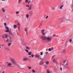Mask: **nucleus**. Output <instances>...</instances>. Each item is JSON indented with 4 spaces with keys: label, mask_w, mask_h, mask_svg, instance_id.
<instances>
[{
    "label": "nucleus",
    "mask_w": 73,
    "mask_h": 73,
    "mask_svg": "<svg viewBox=\"0 0 73 73\" xmlns=\"http://www.w3.org/2000/svg\"><path fill=\"white\" fill-rule=\"evenodd\" d=\"M5 32H9V30H7L5 31Z\"/></svg>",
    "instance_id": "24"
},
{
    "label": "nucleus",
    "mask_w": 73,
    "mask_h": 73,
    "mask_svg": "<svg viewBox=\"0 0 73 73\" xmlns=\"http://www.w3.org/2000/svg\"><path fill=\"white\" fill-rule=\"evenodd\" d=\"M64 63H65V62H66V60H64Z\"/></svg>",
    "instance_id": "44"
},
{
    "label": "nucleus",
    "mask_w": 73,
    "mask_h": 73,
    "mask_svg": "<svg viewBox=\"0 0 73 73\" xmlns=\"http://www.w3.org/2000/svg\"><path fill=\"white\" fill-rule=\"evenodd\" d=\"M7 36H8L7 35H4L2 36V37L3 38H5L6 37H7Z\"/></svg>",
    "instance_id": "7"
},
{
    "label": "nucleus",
    "mask_w": 73,
    "mask_h": 73,
    "mask_svg": "<svg viewBox=\"0 0 73 73\" xmlns=\"http://www.w3.org/2000/svg\"><path fill=\"white\" fill-rule=\"evenodd\" d=\"M51 49V50H53V47H52Z\"/></svg>",
    "instance_id": "45"
},
{
    "label": "nucleus",
    "mask_w": 73,
    "mask_h": 73,
    "mask_svg": "<svg viewBox=\"0 0 73 73\" xmlns=\"http://www.w3.org/2000/svg\"><path fill=\"white\" fill-rule=\"evenodd\" d=\"M46 64H49V62H46Z\"/></svg>",
    "instance_id": "41"
},
{
    "label": "nucleus",
    "mask_w": 73,
    "mask_h": 73,
    "mask_svg": "<svg viewBox=\"0 0 73 73\" xmlns=\"http://www.w3.org/2000/svg\"><path fill=\"white\" fill-rule=\"evenodd\" d=\"M32 72H33V73H35V70H32Z\"/></svg>",
    "instance_id": "31"
},
{
    "label": "nucleus",
    "mask_w": 73,
    "mask_h": 73,
    "mask_svg": "<svg viewBox=\"0 0 73 73\" xmlns=\"http://www.w3.org/2000/svg\"><path fill=\"white\" fill-rule=\"evenodd\" d=\"M9 39H10V40H11V37H10Z\"/></svg>",
    "instance_id": "51"
},
{
    "label": "nucleus",
    "mask_w": 73,
    "mask_h": 73,
    "mask_svg": "<svg viewBox=\"0 0 73 73\" xmlns=\"http://www.w3.org/2000/svg\"><path fill=\"white\" fill-rule=\"evenodd\" d=\"M12 44V43H9L8 44V46H11V45Z\"/></svg>",
    "instance_id": "22"
},
{
    "label": "nucleus",
    "mask_w": 73,
    "mask_h": 73,
    "mask_svg": "<svg viewBox=\"0 0 73 73\" xmlns=\"http://www.w3.org/2000/svg\"><path fill=\"white\" fill-rule=\"evenodd\" d=\"M14 29L16 28V25H15L14 26Z\"/></svg>",
    "instance_id": "23"
},
{
    "label": "nucleus",
    "mask_w": 73,
    "mask_h": 73,
    "mask_svg": "<svg viewBox=\"0 0 73 73\" xmlns=\"http://www.w3.org/2000/svg\"><path fill=\"white\" fill-rule=\"evenodd\" d=\"M4 25H5V27H6L7 26V23H4Z\"/></svg>",
    "instance_id": "28"
},
{
    "label": "nucleus",
    "mask_w": 73,
    "mask_h": 73,
    "mask_svg": "<svg viewBox=\"0 0 73 73\" xmlns=\"http://www.w3.org/2000/svg\"><path fill=\"white\" fill-rule=\"evenodd\" d=\"M9 34L11 36H14V34H13L12 33V32H9Z\"/></svg>",
    "instance_id": "8"
},
{
    "label": "nucleus",
    "mask_w": 73,
    "mask_h": 73,
    "mask_svg": "<svg viewBox=\"0 0 73 73\" xmlns=\"http://www.w3.org/2000/svg\"><path fill=\"white\" fill-rule=\"evenodd\" d=\"M31 57L33 58V57H34V55L33 54L31 55Z\"/></svg>",
    "instance_id": "36"
},
{
    "label": "nucleus",
    "mask_w": 73,
    "mask_h": 73,
    "mask_svg": "<svg viewBox=\"0 0 73 73\" xmlns=\"http://www.w3.org/2000/svg\"><path fill=\"white\" fill-rule=\"evenodd\" d=\"M72 7H73V5H72Z\"/></svg>",
    "instance_id": "63"
},
{
    "label": "nucleus",
    "mask_w": 73,
    "mask_h": 73,
    "mask_svg": "<svg viewBox=\"0 0 73 73\" xmlns=\"http://www.w3.org/2000/svg\"><path fill=\"white\" fill-rule=\"evenodd\" d=\"M19 23L20 24V23H19V22H17V24H18V25H19Z\"/></svg>",
    "instance_id": "56"
},
{
    "label": "nucleus",
    "mask_w": 73,
    "mask_h": 73,
    "mask_svg": "<svg viewBox=\"0 0 73 73\" xmlns=\"http://www.w3.org/2000/svg\"><path fill=\"white\" fill-rule=\"evenodd\" d=\"M36 58H38V60H43V59L41 58V56L39 55H36Z\"/></svg>",
    "instance_id": "2"
},
{
    "label": "nucleus",
    "mask_w": 73,
    "mask_h": 73,
    "mask_svg": "<svg viewBox=\"0 0 73 73\" xmlns=\"http://www.w3.org/2000/svg\"><path fill=\"white\" fill-rule=\"evenodd\" d=\"M47 73H50V72L49 71V70H47Z\"/></svg>",
    "instance_id": "29"
},
{
    "label": "nucleus",
    "mask_w": 73,
    "mask_h": 73,
    "mask_svg": "<svg viewBox=\"0 0 73 73\" xmlns=\"http://www.w3.org/2000/svg\"><path fill=\"white\" fill-rule=\"evenodd\" d=\"M53 61V62H54L55 61V59H54Z\"/></svg>",
    "instance_id": "48"
},
{
    "label": "nucleus",
    "mask_w": 73,
    "mask_h": 73,
    "mask_svg": "<svg viewBox=\"0 0 73 73\" xmlns=\"http://www.w3.org/2000/svg\"><path fill=\"white\" fill-rule=\"evenodd\" d=\"M29 60V59L28 58H24L23 59V61H27V60Z\"/></svg>",
    "instance_id": "6"
},
{
    "label": "nucleus",
    "mask_w": 73,
    "mask_h": 73,
    "mask_svg": "<svg viewBox=\"0 0 73 73\" xmlns=\"http://www.w3.org/2000/svg\"><path fill=\"white\" fill-rule=\"evenodd\" d=\"M26 6L27 7H29V5H26Z\"/></svg>",
    "instance_id": "40"
},
{
    "label": "nucleus",
    "mask_w": 73,
    "mask_h": 73,
    "mask_svg": "<svg viewBox=\"0 0 73 73\" xmlns=\"http://www.w3.org/2000/svg\"><path fill=\"white\" fill-rule=\"evenodd\" d=\"M29 57H30V58L31 57V56H29Z\"/></svg>",
    "instance_id": "57"
},
{
    "label": "nucleus",
    "mask_w": 73,
    "mask_h": 73,
    "mask_svg": "<svg viewBox=\"0 0 73 73\" xmlns=\"http://www.w3.org/2000/svg\"><path fill=\"white\" fill-rule=\"evenodd\" d=\"M18 30L19 31H20V27H18Z\"/></svg>",
    "instance_id": "47"
},
{
    "label": "nucleus",
    "mask_w": 73,
    "mask_h": 73,
    "mask_svg": "<svg viewBox=\"0 0 73 73\" xmlns=\"http://www.w3.org/2000/svg\"><path fill=\"white\" fill-rule=\"evenodd\" d=\"M25 2L26 3H27L28 2V0H25Z\"/></svg>",
    "instance_id": "27"
},
{
    "label": "nucleus",
    "mask_w": 73,
    "mask_h": 73,
    "mask_svg": "<svg viewBox=\"0 0 73 73\" xmlns=\"http://www.w3.org/2000/svg\"><path fill=\"white\" fill-rule=\"evenodd\" d=\"M43 62L42 61H41L40 62V65H42V64H43Z\"/></svg>",
    "instance_id": "12"
},
{
    "label": "nucleus",
    "mask_w": 73,
    "mask_h": 73,
    "mask_svg": "<svg viewBox=\"0 0 73 73\" xmlns=\"http://www.w3.org/2000/svg\"><path fill=\"white\" fill-rule=\"evenodd\" d=\"M27 67L29 69H32V67H29V66H27Z\"/></svg>",
    "instance_id": "14"
},
{
    "label": "nucleus",
    "mask_w": 73,
    "mask_h": 73,
    "mask_svg": "<svg viewBox=\"0 0 73 73\" xmlns=\"http://www.w3.org/2000/svg\"><path fill=\"white\" fill-rule=\"evenodd\" d=\"M5 0H2V1H5Z\"/></svg>",
    "instance_id": "58"
},
{
    "label": "nucleus",
    "mask_w": 73,
    "mask_h": 73,
    "mask_svg": "<svg viewBox=\"0 0 73 73\" xmlns=\"http://www.w3.org/2000/svg\"><path fill=\"white\" fill-rule=\"evenodd\" d=\"M17 73H20V72H17Z\"/></svg>",
    "instance_id": "61"
},
{
    "label": "nucleus",
    "mask_w": 73,
    "mask_h": 73,
    "mask_svg": "<svg viewBox=\"0 0 73 73\" xmlns=\"http://www.w3.org/2000/svg\"><path fill=\"white\" fill-rule=\"evenodd\" d=\"M9 41V39H8L7 40V42H8Z\"/></svg>",
    "instance_id": "42"
},
{
    "label": "nucleus",
    "mask_w": 73,
    "mask_h": 73,
    "mask_svg": "<svg viewBox=\"0 0 73 73\" xmlns=\"http://www.w3.org/2000/svg\"><path fill=\"white\" fill-rule=\"evenodd\" d=\"M56 36V35H53V36Z\"/></svg>",
    "instance_id": "54"
},
{
    "label": "nucleus",
    "mask_w": 73,
    "mask_h": 73,
    "mask_svg": "<svg viewBox=\"0 0 73 73\" xmlns=\"http://www.w3.org/2000/svg\"><path fill=\"white\" fill-rule=\"evenodd\" d=\"M48 52H46L45 53V54H48Z\"/></svg>",
    "instance_id": "39"
},
{
    "label": "nucleus",
    "mask_w": 73,
    "mask_h": 73,
    "mask_svg": "<svg viewBox=\"0 0 73 73\" xmlns=\"http://www.w3.org/2000/svg\"><path fill=\"white\" fill-rule=\"evenodd\" d=\"M52 10H54V9H52Z\"/></svg>",
    "instance_id": "59"
},
{
    "label": "nucleus",
    "mask_w": 73,
    "mask_h": 73,
    "mask_svg": "<svg viewBox=\"0 0 73 73\" xmlns=\"http://www.w3.org/2000/svg\"><path fill=\"white\" fill-rule=\"evenodd\" d=\"M72 39H70V42H72Z\"/></svg>",
    "instance_id": "35"
},
{
    "label": "nucleus",
    "mask_w": 73,
    "mask_h": 73,
    "mask_svg": "<svg viewBox=\"0 0 73 73\" xmlns=\"http://www.w3.org/2000/svg\"><path fill=\"white\" fill-rule=\"evenodd\" d=\"M51 50V48H49V49H48V51H50Z\"/></svg>",
    "instance_id": "37"
},
{
    "label": "nucleus",
    "mask_w": 73,
    "mask_h": 73,
    "mask_svg": "<svg viewBox=\"0 0 73 73\" xmlns=\"http://www.w3.org/2000/svg\"><path fill=\"white\" fill-rule=\"evenodd\" d=\"M5 50H9V48H8V47H5Z\"/></svg>",
    "instance_id": "9"
},
{
    "label": "nucleus",
    "mask_w": 73,
    "mask_h": 73,
    "mask_svg": "<svg viewBox=\"0 0 73 73\" xmlns=\"http://www.w3.org/2000/svg\"><path fill=\"white\" fill-rule=\"evenodd\" d=\"M2 11L3 12H5V9H4V8H3L2 9Z\"/></svg>",
    "instance_id": "16"
},
{
    "label": "nucleus",
    "mask_w": 73,
    "mask_h": 73,
    "mask_svg": "<svg viewBox=\"0 0 73 73\" xmlns=\"http://www.w3.org/2000/svg\"><path fill=\"white\" fill-rule=\"evenodd\" d=\"M26 17L28 19L29 18V15L27 14L26 15Z\"/></svg>",
    "instance_id": "20"
},
{
    "label": "nucleus",
    "mask_w": 73,
    "mask_h": 73,
    "mask_svg": "<svg viewBox=\"0 0 73 73\" xmlns=\"http://www.w3.org/2000/svg\"><path fill=\"white\" fill-rule=\"evenodd\" d=\"M52 40V37L51 36H48L47 39V40L48 41H50Z\"/></svg>",
    "instance_id": "5"
},
{
    "label": "nucleus",
    "mask_w": 73,
    "mask_h": 73,
    "mask_svg": "<svg viewBox=\"0 0 73 73\" xmlns=\"http://www.w3.org/2000/svg\"><path fill=\"white\" fill-rule=\"evenodd\" d=\"M42 54H43V53H42V52H40V55H41V56H42Z\"/></svg>",
    "instance_id": "32"
},
{
    "label": "nucleus",
    "mask_w": 73,
    "mask_h": 73,
    "mask_svg": "<svg viewBox=\"0 0 73 73\" xmlns=\"http://www.w3.org/2000/svg\"><path fill=\"white\" fill-rule=\"evenodd\" d=\"M16 14H19V11H18L16 12Z\"/></svg>",
    "instance_id": "33"
},
{
    "label": "nucleus",
    "mask_w": 73,
    "mask_h": 73,
    "mask_svg": "<svg viewBox=\"0 0 73 73\" xmlns=\"http://www.w3.org/2000/svg\"><path fill=\"white\" fill-rule=\"evenodd\" d=\"M41 33L42 34V35H44V36L45 35V33H44V32Z\"/></svg>",
    "instance_id": "30"
},
{
    "label": "nucleus",
    "mask_w": 73,
    "mask_h": 73,
    "mask_svg": "<svg viewBox=\"0 0 73 73\" xmlns=\"http://www.w3.org/2000/svg\"><path fill=\"white\" fill-rule=\"evenodd\" d=\"M6 28V29L7 30H9V28H8V27H5Z\"/></svg>",
    "instance_id": "18"
},
{
    "label": "nucleus",
    "mask_w": 73,
    "mask_h": 73,
    "mask_svg": "<svg viewBox=\"0 0 73 73\" xmlns=\"http://www.w3.org/2000/svg\"><path fill=\"white\" fill-rule=\"evenodd\" d=\"M7 65L8 66H9V67H11L10 66H11V65H12V63H9Z\"/></svg>",
    "instance_id": "10"
},
{
    "label": "nucleus",
    "mask_w": 73,
    "mask_h": 73,
    "mask_svg": "<svg viewBox=\"0 0 73 73\" xmlns=\"http://www.w3.org/2000/svg\"><path fill=\"white\" fill-rule=\"evenodd\" d=\"M31 6H30V7H29V9H28L29 10L31 9Z\"/></svg>",
    "instance_id": "34"
},
{
    "label": "nucleus",
    "mask_w": 73,
    "mask_h": 73,
    "mask_svg": "<svg viewBox=\"0 0 73 73\" xmlns=\"http://www.w3.org/2000/svg\"><path fill=\"white\" fill-rule=\"evenodd\" d=\"M26 48L27 49H30V48L28 46H26Z\"/></svg>",
    "instance_id": "13"
},
{
    "label": "nucleus",
    "mask_w": 73,
    "mask_h": 73,
    "mask_svg": "<svg viewBox=\"0 0 73 73\" xmlns=\"http://www.w3.org/2000/svg\"><path fill=\"white\" fill-rule=\"evenodd\" d=\"M30 1H29L28 2V4H29V3H30Z\"/></svg>",
    "instance_id": "50"
},
{
    "label": "nucleus",
    "mask_w": 73,
    "mask_h": 73,
    "mask_svg": "<svg viewBox=\"0 0 73 73\" xmlns=\"http://www.w3.org/2000/svg\"><path fill=\"white\" fill-rule=\"evenodd\" d=\"M65 68H66V69H67L68 70H69V67L68 66V63H67L65 65Z\"/></svg>",
    "instance_id": "4"
},
{
    "label": "nucleus",
    "mask_w": 73,
    "mask_h": 73,
    "mask_svg": "<svg viewBox=\"0 0 73 73\" xmlns=\"http://www.w3.org/2000/svg\"><path fill=\"white\" fill-rule=\"evenodd\" d=\"M18 3L20 4L21 3V0H18Z\"/></svg>",
    "instance_id": "21"
},
{
    "label": "nucleus",
    "mask_w": 73,
    "mask_h": 73,
    "mask_svg": "<svg viewBox=\"0 0 73 73\" xmlns=\"http://www.w3.org/2000/svg\"><path fill=\"white\" fill-rule=\"evenodd\" d=\"M2 73H4V71H3Z\"/></svg>",
    "instance_id": "55"
},
{
    "label": "nucleus",
    "mask_w": 73,
    "mask_h": 73,
    "mask_svg": "<svg viewBox=\"0 0 73 73\" xmlns=\"http://www.w3.org/2000/svg\"><path fill=\"white\" fill-rule=\"evenodd\" d=\"M48 16H47V17H46V19H48Z\"/></svg>",
    "instance_id": "43"
},
{
    "label": "nucleus",
    "mask_w": 73,
    "mask_h": 73,
    "mask_svg": "<svg viewBox=\"0 0 73 73\" xmlns=\"http://www.w3.org/2000/svg\"><path fill=\"white\" fill-rule=\"evenodd\" d=\"M48 37H47L45 35L44 36H41V39L43 40H47V38Z\"/></svg>",
    "instance_id": "3"
},
{
    "label": "nucleus",
    "mask_w": 73,
    "mask_h": 73,
    "mask_svg": "<svg viewBox=\"0 0 73 73\" xmlns=\"http://www.w3.org/2000/svg\"><path fill=\"white\" fill-rule=\"evenodd\" d=\"M25 51H26V52H27V53H29V52H29V51H28V50H25Z\"/></svg>",
    "instance_id": "25"
},
{
    "label": "nucleus",
    "mask_w": 73,
    "mask_h": 73,
    "mask_svg": "<svg viewBox=\"0 0 73 73\" xmlns=\"http://www.w3.org/2000/svg\"><path fill=\"white\" fill-rule=\"evenodd\" d=\"M64 7V5H62L61 7H60V9H62V7Z\"/></svg>",
    "instance_id": "15"
},
{
    "label": "nucleus",
    "mask_w": 73,
    "mask_h": 73,
    "mask_svg": "<svg viewBox=\"0 0 73 73\" xmlns=\"http://www.w3.org/2000/svg\"><path fill=\"white\" fill-rule=\"evenodd\" d=\"M27 29V28H25V31L26 32H27V29Z\"/></svg>",
    "instance_id": "26"
},
{
    "label": "nucleus",
    "mask_w": 73,
    "mask_h": 73,
    "mask_svg": "<svg viewBox=\"0 0 73 73\" xmlns=\"http://www.w3.org/2000/svg\"><path fill=\"white\" fill-rule=\"evenodd\" d=\"M1 48V45H0V49Z\"/></svg>",
    "instance_id": "53"
},
{
    "label": "nucleus",
    "mask_w": 73,
    "mask_h": 73,
    "mask_svg": "<svg viewBox=\"0 0 73 73\" xmlns=\"http://www.w3.org/2000/svg\"><path fill=\"white\" fill-rule=\"evenodd\" d=\"M26 34L27 35H28V33H27V31L26 32Z\"/></svg>",
    "instance_id": "49"
},
{
    "label": "nucleus",
    "mask_w": 73,
    "mask_h": 73,
    "mask_svg": "<svg viewBox=\"0 0 73 73\" xmlns=\"http://www.w3.org/2000/svg\"><path fill=\"white\" fill-rule=\"evenodd\" d=\"M41 22H42V21Z\"/></svg>",
    "instance_id": "62"
},
{
    "label": "nucleus",
    "mask_w": 73,
    "mask_h": 73,
    "mask_svg": "<svg viewBox=\"0 0 73 73\" xmlns=\"http://www.w3.org/2000/svg\"><path fill=\"white\" fill-rule=\"evenodd\" d=\"M72 3H73V0L72 1Z\"/></svg>",
    "instance_id": "60"
},
{
    "label": "nucleus",
    "mask_w": 73,
    "mask_h": 73,
    "mask_svg": "<svg viewBox=\"0 0 73 73\" xmlns=\"http://www.w3.org/2000/svg\"><path fill=\"white\" fill-rule=\"evenodd\" d=\"M62 65H63V64H62Z\"/></svg>",
    "instance_id": "64"
},
{
    "label": "nucleus",
    "mask_w": 73,
    "mask_h": 73,
    "mask_svg": "<svg viewBox=\"0 0 73 73\" xmlns=\"http://www.w3.org/2000/svg\"><path fill=\"white\" fill-rule=\"evenodd\" d=\"M64 52H65V49H64V50H63V52H62V53H64Z\"/></svg>",
    "instance_id": "38"
},
{
    "label": "nucleus",
    "mask_w": 73,
    "mask_h": 73,
    "mask_svg": "<svg viewBox=\"0 0 73 73\" xmlns=\"http://www.w3.org/2000/svg\"><path fill=\"white\" fill-rule=\"evenodd\" d=\"M29 56H31V54H32V52H28Z\"/></svg>",
    "instance_id": "11"
},
{
    "label": "nucleus",
    "mask_w": 73,
    "mask_h": 73,
    "mask_svg": "<svg viewBox=\"0 0 73 73\" xmlns=\"http://www.w3.org/2000/svg\"><path fill=\"white\" fill-rule=\"evenodd\" d=\"M44 31H45V30H44V29H42L41 31V33H42L44 32Z\"/></svg>",
    "instance_id": "17"
},
{
    "label": "nucleus",
    "mask_w": 73,
    "mask_h": 73,
    "mask_svg": "<svg viewBox=\"0 0 73 73\" xmlns=\"http://www.w3.org/2000/svg\"><path fill=\"white\" fill-rule=\"evenodd\" d=\"M10 60H11V62L13 64H15L18 67L19 66V65L17 63H16V62L14 59L13 58H9Z\"/></svg>",
    "instance_id": "1"
},
{
    "label": "nucleus",
    "mask_w": 73,
    "mask_h": 73,
    "mask_svg": "<svg viewBox=\"0 0 73 73\" xmlns=\"http://www.w3.org/2000/svg\"><path fill=\"white\" fill-rule=\"evenodd\" d=\"M54 57V55L53 56H52V58H53V57Z\"/></svg>",
    "instance_id": "52"
},
{
    "label": "nucleus",
    "mask_w": 73,
    "mask_h": 73,
    "mask_svg": "<svg viewBox=\"0 0 73 73\" xmlns=\"http://www.w3.org/2000/svg\"><path fill=\"white\" fill-rule=\"evenodd\" d=\"M62 68H60V70H61V71H62Z\"/></svg>",
    "instance_id": "46"
},
{
    "label": "nucleus",
    "mask_w": 73,
    "mask_h": 73,
    "mask_svg": "<svg viewBox=\"0 0 73 73\" xmlns=\"http://www.w3.org/2000/svg\"><path fill=\"white\" fill-rule=\"evenodd\" d=\"M20 27H21L20 26V23H18V27L20 28Z\"/></svg>",
    "instance_id": "19"
}]
</instances>
